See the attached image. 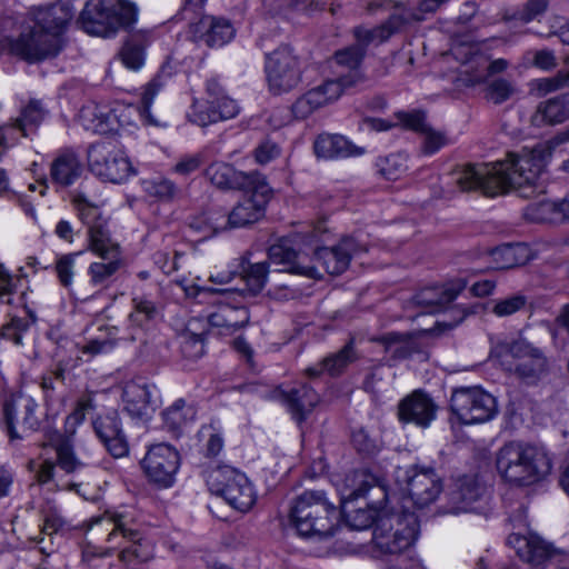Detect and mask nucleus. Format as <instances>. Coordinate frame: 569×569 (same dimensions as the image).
<instances>
[{
  "label": "nucleus",
  "instance_id": "obj_19",
  "mask_svg": "<svg viewBox=\"0 0 569 569\" xmlns=\"http://www.w3.org/2000/svg\"><path fill=\"white\" fill-rule=\"evenodd\" d=\"M47 448L54 450L57 461L54 462L49 458L42 461L37 473L38 481L42 485L53 480L57 466L67 473H73L86 466L76 456L71 439L62 436L61 432L56 431L49 437L44 445V449Z\"/></svg>",
  "mask_w": 569,
  "mask_h": 569
},
{
  "label": "nucleus",
  "instance_id": "obj_27",
  "mask_svg": "<svg viewBox=\"0 0 569 569\" xmlns=\"http://www.w3.org/2000/svg\"><path fill=\"white\" fill-rule=\"evenodd\" d=\"M486 488L481 486L475 476L458 478L448 492V513L473 511L472 505L485 495Z\"/></svg>",
  "mask_w": 569,
  "mask_h": 569
},
{
  "label": "nucleus",
  "instance_id": "obj_37",
  "mask_svg": "<svg viewBox=\"0 0 569 569\" xmlns=\"http://www.w3.org/2000/svg\"><path fill=\"white\" fill-rule=\"evenodd\" d=\"M568 119L569 94H563L539 103L531 117V122L533 126L542 127L562 123Z\"/></svg>",
  "mask_w": 569,
  "mask_h": 569
},
{
  "label": "nucleus",
  "instance_id": "obj_43",
  "mask_svg": "<svg viewBox=\"0 0 569 569\" xmlns=\"http://www.w3.org/2000/svg\"><path fill=\"white\" fill-rule=\"evenodd\" d=\"M526 217L533 222L555 223L567 219L563 200H541L532 202L526 208Z\"/></svg>",
  "mask_w": 569,
  "mask_h": 569
},
{
  "label": "nucleus",
  "instance_id": "obj_36",
  "mask_svg": "<svg viewBox=\"0 0 569 569\" xmlns=\"http://www.w3.org/2000/svg\"><path fill=\"white\" fill-rule=\"evenodd\" d=\"M161 416L166 428L179 435L196 421L197 408L193 402L179 398L167 407Z\"/></svg>",
  "mask_w": 569,
  "mask_h": 569
},
{
  "label": "nucleus",
  "instance_id": "obj_45",
  "mask_svg": "<svg viewBox=\"0 0 569 569\" xmlns=\"http://www.w3.org/2000/svg\"><path fill=\"white\" fill-rule=\"evenodd\" d=\"M102 261L92 262L88 268L89 283L92 287L108 288L112 277L120 269L121 256L113 258H101Z\"/></svg>",
  "mask_w": 569,
  "mask_h": 569
},
{
  "label": "nucleus",
  "instance_id": "obj_44",
  "mask_svg": "<svg viewBox=\"0 0 569 569\" xmlns=\"http://www.w3.org/2000/svg\"><path fill=\"white\" fill-rule=\"evenodd\" d=\"M171 77L169 66H162L159 72L149 81L142 92L141 97V116L146 119L149 124L161 126L160 121L153 118L150 112L151 103L157 93L164 87L167 80Z\"/></svg>",
  "mask_w": 569,
  "mask_h": 569
},
{
  "label": "nucleus",
  "instance_id": "obj_18",
  "mask_svg": "<svg viewBox=\"0 0 569 569\" xmlns=\"http://www.w3.org/2000/svg\"><path fill=\"white\" fill-rule=\"evenodd\" d=\"M377 29L378 27L371 30L356 28L355 37L357 39V43L336 53L337 63L348 69V72L340 76L337 80L349 89L358 87L365 81V77L359 70V66L365 56L367 44L375 40L379 42L383 41L378 37V33L376 32Z\"/></svg>",
  "mask_w": 569,
  "mask_h": 569
},
{
  "label": "nucleus",
  "instance_id": "obj_47",
  "mask_svg": "<svg viewBox=\"0 0 569 569\" xmlns=\"http://www.w3.org/2000/svg\"><path fill=\"white\" fill-rule=\"evenodd\" d=\"M132 308L129 321L138 327L144 326V323L154 320L160 315L159 306L147 296L133 297Z\"/></svg>",
  "mask_w": 569,
  "mask_h": 569
},
{
  "label": "nucleus",
  "instance_id": "obj_30",
  "mask_svg": "<svg viewBox=\"0 0 569 569\" xmlns=\"http://www.w3.org/2000/svg\"><path fill=\"white\" fill-rule=\"evenodd\" d=\"M465 288V280L457 279L445 284L425 288L413 297V300L416 305L427 308L428 312H437L452 302Z\"/></svg>",
  "mask_w": 569,
  "mask_h": 569
},
{
  "label": "nucleus",
  "instance_id": "obj_6",
  "mask_svg": "<svg viewBox=\"0 0 569 569\" xmlns=\"http://www.w3.org/2000/svg\"><path fill=\"white\" fill-rule=\"evenodd\" d=\"M418 518L406 508L382 509L375 521L372 542L383 555H399L416 541Z\"/></svg>",
  "mask_w": 569,
  "mask_h": 569
},
{
  "label": "nucleus",
  "instance_id": "obj_51",
  "mask_svg": "<svg viewBox=\"0 0 569 569\" xmlns=\"http://www.w3.org/2000/svg\"><path fill=\"white\" fill-rule=\"evenodd\" d=\"M144 43L141 38L132 37L121 50L122 63L131 70H139L144 64Z\"/></svg>",
  "mask_w": 569,
  "mask_h": 569
},
{
  "label": "nucleus",
  "instance_id": "obj_57",
  "mask_svg": "<svg viewBox=\"0 0 569 569\" xmlns=\"http://www.w3.org/2000/svg\"><path fill=\"white\" fill-rule=\"evenodd\" d=\"M74 203L78 210V214L82 222L88 226V229L92 224H97L98 222H106L101 219V212L98 206L91 203L86 196L78 194L74 198Z\"/></svg>",
  "mask_w": 569,
  "mask_h": 569
},
{
  "label": "nucleus",
  "instance_id": "obj_38",
  "mask_svg": "<svg viewBox=\"0 0 569 569\" xmlns=\"http://www.w3.org/2000/svg\"><path fill=\"white\" fill-rule=\"evenodd\" d=\"M234 509L248 511L256 501L253 487L244 473L236 475V478L219 495Z\"/></svg>",
  "mask_w": 569,
  "mask_h": 569
},
{
  "label": "nucleus",
  "instance_id": "obj_15",
  "mask_svg": "<svg viewBox=\"0 0 569 569\" xmlns=\"http://www.w3.org/2000/svg\"><path fill=\"white\" fill-rule=\"evenodd\" d=\"M264 69L269 88L276 94L292 90L301 79L298 58L287 46L267 56Z\"/></svg>",
  "mask_w": 569,
  "mask_h": 569
},
{
  "label": "nucleus",
  "instance_id": "obj_1",
  "mask_svg": "<svg viewBox=\"0 0 569 569\" xmlns=\"http://www.w3.org/2000/svg\"><path fill=\"white\" fill-rule=\"evenodd\" d=\"M548 156L537 144L520 153L509 152L503 161L466 164L456 170L453 179L461 191L481 190L487 197H496L516 189L527 198L535 192Z\"/></svg>",
  "mask_w": 569,
  "mask_h": 569
},
{
  "label": "nucleus",
  "instance_id": "obj_13",
  "mask_svg": "<svg viewBox=\"0 0 569 569\" xmlns=\"http://www.w3.org/2000/svg\"><path fill=\"white\" fill-rule=\"evenodd\" d=\"M63 48V38L56 31H40L36 24L11 41V51L33 63L57 57Z\"/></svg>",
  "mask_w": 569,
  "mask_h": 569
},
{
  "label": "nucleus",
  "instance_id": "obj_22",
  "mask_svg": "<svg viewBox=\"0 0 569 569\" xmlns=\"http://www.w3.org/2000/svg\"><path fill=\"white\" fill-rule=\"evenodd\" d=\"M437 410L438 406L428 393L416 390L399 402L398 417L402 422L428 428L436 419Z\"/></svg>",
  "mask_w": 569,
  "mask_h": 569
},
{
  "label": "nucleus",
  "instance_id": "obj_9",
  "mask_svg": "<svg viewBox=\"0 0 569 569\" xmlns=\"http://www.w3.org/2000/svg\"><path fill=\"white\" fill-rule=\"evenodd\" d=\"M493 353L500 358L507 370L513 371L525 380L539 379L547 370L543 352L523 339L500 342L493 349Z\"/></svg>",
  "mask_w": 569,
  "mask_h": 569
},
{
  "label": "nucleus",
  "instance_id": "obj_41",
  "mask_svg": "<svg viewBox=\"0 0 569 569\" xmlns=\"http://www.w3.org/2000/svg\"><path fill=\"white\" fill-rule=\"evenodd\" d=\"M356 358L357 355L353 347V340H350L338 352L325 358L319 367L309 368L307 373L310 377H318L322 371H327L330 376H338L349 363L353 362Z\"/></svg>",
  "mask_w": 569,
  "mask_h": 569
},
{
  "label": "nucleus",
  "instance_id": "obj_58",
  "mask_svg": "<svg viewBox=\"0 0 569 569\" xmlns=\"http://www.w3.org/2000/svg\"><path fill=\"white\" fill-rule=\"evenodd\" d=\"M422 144L421 150L423 154L431 156L438 152L442 147L449 143V140L445 132L435 130L428 126L427 130L421 133Z\"/></svg>",
  "mask_w": 569,
  "mask_h": 569
},
{
  "label": "nucleus",
  "instance_id": "obj_26",
  "mask_svg": "<svg viewBox=\"0 0 569 569\" xmlns=\"http://www.w3.org/2000/svg\"><path fill=\"white\" fill-rule=\"evenodd\" d=\"M240 111L236 100L228 96H221L216 104H206L194 99L187 117L190 122L206 127L211 123L234 118Z\"/></svg>",
  "mask_w": 569,
  "mask_h": 569
},
{
  "label": "nucleus",
  "instance_id": "obj_34",
  "mask_svg": "<svg viewBox=\"0 0 569 569\" xmlns=\"http://www.w3.org/2000/svg\"><path fill=\"white\" fill-rule=\"evenodd\" d=\"M72 17L71 7L68 3L59 2L38 9L33 14V23L40 28V31H56L62 36Z\"/></svg>",
  "mask_w": 569,
  "mask_h": 569
},
{
  "label": "nucleus",
  "instance_id": "obj_55",
  "mask_svg": "<svg viewBox=\"0 0 569 569\" xmlns=\"http://www.w3.org/2000/svg\"><path fill=\"white\" fill-rule=\"evenodd\" d=\"M515 84L505 79L498 78L490 81L486 88V98L495 104H501L516 93Z\"/></svg>",
  "mask_w": 569,
  "mask_h": 569
},
{
  "label": "nucleus",
  "instance_id": "obj_31",
  "mask_svg": "<svg viewBox=\"0 0 569 569\" xmlns=\"http://www.w3.org/2000/svg\"><path fill=\"white\" fill-rule=\"evenodd\" d=\"M268 257L271 262L282 266L281 271L307 277L309 279L321 278L316 266H302L300 257L288 240H281L269 248Z\"/></svg>",
  "mask_w": 569,
  "mask_h": 569
},
{
  "label": "nucleus",
  "instance_id": "obj_25",
  "mask_svg": "<svg viewBox=\"0 0 569 569\" xmlns=\"http://www.w3.org/2000/svg\"><path fill=\"white\" fill-rule=\"evenodd\" d=\"M93 429L112 457L122 458L129 453L128 440L117 413L99 416L93 421Z\"/></svg>",
  "mask_w": 569,
  "mask_h": 569
},
{
  "label": "nucleus",
  "instance_id": "obj_28",
  "mask_svg": "<svg viewBox=\"0 0 569 569\" xmlns=\"http://www.w3.org/2000/svg\"><path fill=\"white\" fill-rule=\"evenodd\" d=\"M206 176L212 184L220 189H246L264 178L258 171L243 172L236 170L226 162H213L206 169Z\"/></svg>",
  "mask_w": 569,
  "mask_h": 569
},
{
  "label": "nucleus",
  "instance_id": "obj_8",
  "mask_svg": "<svg viewBox=\"0 0 569 569\" xmlns=\"http://www.w3.org/2000/svg\"><path fill=\"white\" fill-rule=\"evenodd\" d=\"M179 16L188 21V37L209 47H222L233 39L236 29L230 20L203 14L207 0H182Z\"/></svg>",
  "mask_w": 569,
  "mask_h": 569
},
{
  "label": "nucleus",
  "instance_id": "obj_10",
  "mask_svg": "<svg viewBox=\"0 0 569 569\" xmlns=\"http://www.w3.org/2000/svg\"><path fill=\"white\" fill-rule=\"evenodd\" d=\"M452 413L462 425L487 422L498 413L496 398L481 387H459L450 397Z\"/></svg>",
  "mask_w": 569,
  "mask_h": 569
},
{
  "label": "nucleus",
  "instance_id": "obj_52",
  "mask_svg": "<svg viewBox=\"0 0 569 569\" xmlns=\"http://www.w3.org/2000/svg\"><path fill=\"white\" fill-rule=\"evenodd\" d=\"M80 118L83 122V127L92 132L104 134L113 130L110 124V114L98 112L97 107L82 108L80 111Z\"/></svg>",
  "mask_w": 569,
  "mask_h": 569
},
{
  "label": "nucleus",
  "instance_id": "obj_29",
  "mask_svg": "<svg viewBox=\"0 0 569 569\" xmlns=\"http://www.w3.org/2000/svg\"><path fill=\"white\" fill-rule=\"evenodd\" d=\"M347 490L343 492L341 501L343 503L357 500L359 498H368V506H372L376 500L371 496L387 499V492L379 479L367 470H358L346 479Z\"/></svg>",
  "mask_w": 569,
  "mask_h": 569
},
{
  "label": "nucleus",
  "instance_id": "obj_2",
  "mask_svg": "<svg viewBox=\"0 0 569 569\" xmlns=\"http://www.w3.org/2000/svg\"><path fill=\"white\" fill-rule=\"evenodd\" d=\"M101 529L107 531L108 546H93L87 543L82 550V560L91 563L96 558H104L118 551L119 560L130 565L133 561H144L148 556L141 551V533L136 528L132 517L123 512H106L97 518L90 531Z\"/></svg>",
  "mask_w": 569,
  "mask_h": 569
},
{
  "label": "nucleus",
  "instance_id": "obj_40",
  "mask_svg": "<svg viewBox=\"0 0 569 569\" xmlns=\"http://www.w3.org/2000/svg\"><path fill=\"white\" fill-rule=\"evenodd\" d=\"M491 258L497 269H510L527 263L533 254L526 243H507L493 249Z\"/></svg>",
  "mask_w": 569,
  "mask_h": 569
},
{
  "label": "nucleus",
  "instance_id": "obj_50",
  "mask_svg": "<svg viewBox=\"0 0 569 569\" xmlns=\"http://www.w3.org/2000/svg\"><path fill=\"white\" fill-rule=\"evenodd\" d=\"M117 345V329H100V335L90 339L82 348L81 353L92 358L110 352Z\"/></svg>",
  "mask_w": 569,
  "mask_h": 569
},
{
  "label": "nucleus",
  "instance_id": "obj_14",
  "mask_svg": "<svg viewBox=\"0 0 569 569\" xmlns=\"http://www.w3.org/2000/svg\"><path fill=\"white\" fill-rule=\"evenodd\" d=\"M38 403L22 392L12 393L3 403V426L10 439H22L40 426Z\"/></svg>",
  "mask_w": 569,
  "mask_h": 569
},
{
  "label": "nucleus",
  "instance_id": "obj_24",
  "mask_svg": "<svg viewBox=\"0 0 569 569\" xmlns=\"http://www.w3.org/2000/svg\"><path fill=\"white\" fill-rule=\"evenodd\" d=\"M348 89L337 79L327 80L300 97L292 106V112L297 118H307L315 110L336 101Z\"/></svg>",
  "mask_w": 569,
  "mask_h": 569
},
{
  "label": "nucleus",
  "instance_id": "obj_20",
  "mask_svg": "<svg viewBox=\"0 0 569 569\" xmlns=\"http://www.w3.org/2000/svg\"><path fill=\"white\" fill-rule=\"evenodd\" d=\"M507 542L532 569H545L548 562L551 563L561 556V551L551 550L546 541L533 533H511Z\"/></svg>",
  "mask_w": 569,
  "mask_h": 569
},
{
  "label": "nucleus",
  "instance_id": "obj_54",
  "mask_svg": "<svg viewBox=\"0 0 569 569\" xmlns=\"http://www.w3.org/2000/svg\"><path fill=\"white\" fill-rule=\"evenodd\" d=\"M528 297L522 293H516L503 299L496 300L492 307V313L499 318L509 317L527 307Z\"/></svg>",
  "mask_w": 569,
  "mask_h": 569
},
{
  "label": "nucleus",
  "instance_id": "obj_32",
  "mask_svg": "<svg viewBox=\"0 0 569 569\" xmlns=\"http://www.w3.org/2000/svg\"><path fill=\"white\" fill-rule=\"evenodd\" d=\"M278 392L292 418L299 423L306 420L320 401L318 393L308 385H300L288 391L279 390Z\"/></svg>",
  "mask_w": 569,
  "mask_h": 569
},
{
  "label": "nucleus",
  "instance_id": "obj_62",
  "mask_svg": "<svg viewBox=\"0 0 569 569\" xmlns=\"http://www.w3.org/2000/svg\"><path fill=\"white\" fill-rule=\"evenodd\" d=\"M29 323L27 320L19 317H11L10 321L1 327V336L12 340L16 345L22 343V336L28 330Z\"/></svg>",
  "mask_w": 569,
  "mask_h": 569
},
{
  "label": "nucleus",
  "instance_id": "obj_11",
  "mask_svg": "<svg viewBox=\"0 0 569 569\" xmlns=\"http://www.w3.org/2000/svg\"><path fill=\"white\" fill-rule=\"evenodd\" d=\"M90 171L103 181L123 183L137 174L126 153L112 142H96L88 149Z\"/></svg>",
  "mask_w": 569,
  "mask_h": 569
},
{
  "label": "nucleus",
  "instance_id": "obj_59",
  "mask_svg": "<svg viewBox=\"0 0 569 569\" xmlns=\"http://www.w3.org/2000/svg\"><path fill=\"white\" fill-rule=\"evenodd\" d=\"M80 252L63 254L56 261V273L60 283L68 288L72 284L74 276V261Z\"/></svg>",
  "mask_w": 569,
  "mask_h": 569
},
{
  "label": "nucleus",
  "instance_id": "obj_49",
  "mask_svg": "<svg viewBox=\"0 0 569 569\" xmlns=\"http://www.w3.org/2000/svg\"><path fill=\"white\" fill-rule=\"evenodd\" d=\"M206 458H216L222 451L224 438L222 430L213 423L201 427L198 432Z\"/></svg>",
  "mask_w": 569,
  "mask_h": 569
},
{
  "label": "nucleus",
  "instance_id": "obj_33",
  "mask_svg": "<svg viewBox=\"0 0 569 569\" xmlns=\"http://www.w3.org/2000/svg\"><path fill=\"white\" fill-rule=\"evenodd\" d=\"M82 172L83 164L79 156L70 149L58 152L50 167L51 180L61 187L73 184Z\"/></svg>",
  "mask_w": 569,
  "mask_h": 569
},
{
  "label": "nucleus",
  "instance_id": "obj_61",
  "mask_svg": "<svg viewBox=\"0 0 569 569\" xmlns=\"http://www.w3.org/2000/svg\"><path fill=\"white\" fill-rule=\"evenodd\" d=\"M396 118L403 128L420 134L426 131L429 126L426 121V114L417 110L410 112H397Z\"/></svg>",
  "mask_w": 569,
  "mask_h": 569
},
{
  "label": "nucleus",
  "instance_id": "obj_16",
  "mask_svg": "<svg viewBox=\"0 0 569 569\" xmlns=\"http://www.w3.org/2000/svg\"><path fill=\"white\" fill-rule=\"evenodd\" d=\"M179 453L168 443H156L149 447L141 461L142 469L152 483L169 488L174 483L179 469Z\"/></svg>",
  "mask_w": 569,
  "mask_h": 569
},
{
  "label": "nucleus",
  "instance_id": "obj_23",
  "mask_svg": "<svg viewBox=\"0 0 569 569\" xmlns=\"http://www.w3.org/2000/svg\"><path fill=\"white\" fill-rule=\"evenodd\" d=\"M366 250V247L359 244L353 238L346 237L337 246L317 249L315 260L329 274H340L347 270L352 257Z\"/></svg>",
  "mask_w": 569,
  "mask_h": 569
},
{
  "label": "nucleus",
  "instance_id": "obj_39",
  "mask_svg": "<svg viewBox=\"0 0 569 569\" xmlns=\"http://www.w3.org/2000/svg\"><path fill=\"white\" fill-rule=\"evenodd\" d=\"M249 311L244 307L222 305L209 316V323L223 333H232L249 321Z\"/></svg>",
  "mask_w": 569,
  "mask_h": 569
},
{
  "label": "nucleus",
  "instance_id": "obj_35",
  "mask_svg": "<svg viewBox=\"0 0 569 569\" xmlns=\"http://www.w3.org/2000/svg\"><path fill=\"white\" fill-rule=\"evenodd\" d=\"M318 158L338 159L361 154L362 151L348 141L343 136L322 133L313 144Z\"/></svg>",
  "mask_w": 569,
  "mask_h": 569
},
{
  "label": "nucleus",
  "instance_id": "obj_53",
  "mask_svg": "<svg viewBox=\"0 0 569 569\" xmlns=\"http://www.w3.org/2000/svg\"><path fill=\"white\" fill-rule=\"evenodd\" d=\"M146 192L161 201H171L178 193L177 186L167 178H156L144 181Z\"/></svg>",
  "mask_w": 569,
  "mask_h": 569
},
{
  "label": "nucleus",
  "instance_id": "obj_3",
  "mask_svg": "<svg viewBox=\"0 0 569 569\" xmlns=\"http://www.w3.org/2000/svg\"><path fill=\"white\" fill-rule=\"evenodd\" d=\"M496 467L505 481L525 487L545 479L551 471L552 462L543 447L510 441L498 450Z\"/></svg>",
  "mask_w": 569,
  "mask_h": 569
},
{
  "label": "nucleus",
  "instance_id": "obj_42",
  "mask_svg": "<svg viewBox=\"0 0 569 569\" xmlns=\"http://www.w3.org/2000/svg\"><path fill=\"white\" fill-rule=\"evenodd\" d=\"M89 249L100 258H113L121 256L119 244L109 236L106 222L92 224L88 230Z\"/></svg>",
  "mask_w": 569,
  "mask_h": 569
},
{
  "label": "nucleus",
  "instance_id": "obj_48",
  "mask_svg": "<svg viewBox=\"0 0 569 569\" xmlns=\"http://www.w3.org/2000/svg\"><path fill=\"white\" fill-rule=\"evenodd\" d=\"M239 473L240 471L228 465L216 463L213 467L204 470V479L209 490L219 496L233 478H236V475Z\"/></svg>",
  "mask_w": 569,
  "mask_h": 569
},
{
  "label": "nucleus",
  "instance_id": "obj_12",
  "mask_svg": "<svg viewBox=\"0 0 569 569\" xmlns=\"http://www.w3.org/2000/svg\"><path fill=\"white\" fill-rule=\"evenodd\" d=\"M396 480L408 492L410 501L417 508L428 507L442 491L441 478L432 468H398Z\"/></svg>",
  "mask_w": 569,
  "mask_h": 569
},
{
  "label": "nucleus",
  "instance_id": "obj_63",
  "mask_svg": "<svg viewBox=\"0 0 569 569\" xmlns=\"http://www.w3.org/2000/svg\"><path fill=\"white\" fill-rule=\"evenodd\" d=\"M280 156V148L279 146L271 141V140H264L261 143L258 144V147L253 151L254 160L259 164H267L270 161L274 160Z\"/></svg>",
  "mask_w": 569,
  "mask_h": 569
},
{
  "label": "nucleus",
  "instance_id": "obj_64",
  "mask_svg": "<svg viewBox=\"0 0 569 569\" xmlns=\"http://www.w3.org/2000/svg\"><path fill=\"white\" fill-rule=\"evenodd\" d=\"M569 87V71H559L556 76L539 80L538 89L543 93Z\"/></svg>",
  "mask_w": 569,
  "mask_h": 569
},
{
  "label": "nucleus",
  "instance_id": "obj_46",
  "mask_svg": "<svg viewBox=\"0 0 569 569\" xmlns=\"http://www.w3.org/2000/svg\"><path fill=\"white\" fill-rule=\"evenodd\" d=\"M387 353L395 359H406L416 350L417 346L412 338L398 332H389L379 338Z\"/></svg>",
  "mask_w": 569,
  "mask_h": 569
},
{
  "label": "nucleus",
  "instance_id": "obj_4",
  "mask_svg": "<svg viewBox=\"0 0 569 569\" xmlns=\"http://www.w3.org/2000/svg\"><path fill=\"white\" fill-rule=\"evenodd\" d=\"M290 519L301 537L326 538L335 533L339 512L323 491L306 490L293 501Z\"/></svg>",
  "mask_w": 569,
  "mask_h": 569
},
{
  "label": "nucleus",
  "instance_id": "obj_17",
  "mask_svg": "<svg viewBox=\"0 0 569 569\" xmlns=\"http://www.w3.org/2000/svg\"><path fill=\"white\" fill-rule=\"evenodd\" d=\"M240 272L241 278L246 283V288L242 290L237 289H216L211 287H203L198 283H193L184 289L187 296L198 297L201 293L209 295H220L223 297H228L234 293L239 295H248L254 297L259 295L266 287L268 274H269V263L256 262L251 263L248 261L246 257L241 258L240 262Z\"/></svg>",
  "mask_w": 569,
  "mask_h": 569
},
{
  "label": "nucleus",
  "instance_id": "obj_60",
  "mask_svg": "<svg viewBox=\"0 0 569 569\" xmlns=\"http://www.w3.org/2000/svg\"><path fill=\"white\" fill-rule=\"evenodd\" d=\"M547 8L548 0H528L521 9L513 13L512 18L528 23L545 13Z\"/></svg>",
  "mask_w": 569,
  "mask_h": 569
},
{
  "label": "nucleus",
  "instance_id": "obj_7",
  "mask_svg": "<svg viewBox=\"0 0 569 569\" xmlns=\"http://www.w3.org/2000/svg\"><path fill=\"white\" fill-rule=\"evenodd\" d=\"M138 10L127 0H88L78 23L89 34L108 38L137 21Z\"/></svg>",
  "mask_w": 569,
  "mask_h": 569
},
{
  "label": "nucleus",
  "instance_id": "obj_21",
  "mask_svg": "<svg viewBox=\"0 0 569 569\" xmlns=\"http://www.w3.org/2000/svg\"><path fill=\"white\" fill-rule=\"evenodd\" d=\"M124 410L137 419H148L158 407L159 392L154 385L129 381L123 387Z\"/></svg>",
  "mask_w": 569,
  "mask_h": 569
},
{
  "label": "nucleus",
  "instance_id": "obj_56",
  "mask_svg": "<svg viewBox=\"0 0 569 569\" xmlns=\"http://www.w3.org/2000/svg\"><path fill=\"white\" fill-rule=\"evenodd\" d=\"M407 169V158L401 153L389 154L379 162L380 173L389 180H396Z\"/></svg>",
  "mask_w": 569,
  "mask_h": 569
},
{
  "label": "nucleus",
  "instance_id": "obj_5",
  "mask_svg": "<svg viewBox=\"0 0 569 569\" xmlns=\"http://www.w3.org/2000/svg\"><path fill=\"white\" fill-rule=\"evenodd\" d=\"M250 196L244 197L228 214L207 213L196 218L190 226L206 236L216 234L229 228H242L257 222L264 214V209L272 196V189L266 177L243 189Z\"/></svg>",
  "mask_w": 569,
  "mask_h": 569
}]
</instances>
